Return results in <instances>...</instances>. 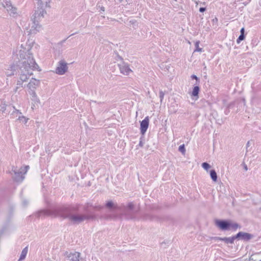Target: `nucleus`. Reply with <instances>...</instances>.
<instances>
[{
    "mask_svg": "<svg viewBox=\"0 0 261 261\" xmlns=\"http://www.w3.org/2000/svg\"><path fill=\"white\" fill-rule=\"evenodd\" d=\"M79 204L70 206H61L56 207L53 210H42L39 212L37 217H40L42 215L59 217L63 219H68L73 224H79L86 221L92 220L95 219V216L93 209H100L101 206H94L92 204L87 203L83 206L84 213L82 214H73L77 212L79 209Z\"/></svg>",
    "mask_w": 261,
    "mask_h": 261,
    "instance_id": "f257e3e1",
    "label": "nucleus"
},
{
    "mask_svg": "<svg viewBox=\"0 0 261 261\" xmlns=\"http://www.w3.org/2000/svg\"><path fill=\"white\" fill-rule=\"evenodd\" d=\"M27 53V54L23 56L22 58L18 61L17 64H13L9 67V68L6 71L7 76H11L15 74L19 75L20 71H21V68H24V69H36L38 71H41V69L36 63L30 50H28Z\"/></svg>",
    "mask_w": 261,
    "mask_h": 261,
    "instance_id": "f03ea898",
    "label": "nucleus"
},
{
    "mask_svg": "<svg viewBox=\"0 0 261 261\" xmlns=\"http://www.w3.org/2000/svg\"><path fill=\"white\" fill-rule=\"evenodd\" d=\"M46 14V11L42 9L39 10H35L34 13L33 14L31 20L32 24L29 31L31 34H36L42 30V25L40 24V21L44 17V15Z\"/></svg>",
    "mask_w": 261,
    "mask_h": 261,
    "instance_id": "7ed1b4c3",
    "label": "nucleus"
},
{
    "mask_svg": "<svg viewBox=\"0 0 261 261\" xmlns=\"http://www.w3.org/2000/svg\"><path fill=\"white\" fill-rule=\"evenodd\" d=\"M122 215L127 220H138V214L139 208H136L133 202H129L126 205H123L120 208Z\"/></svg>",
    "mask_w": 261,
    "mask_h": 261,
    "instance_id": "20e7f679",
    "label": "nucleus"
},
{
    "mask_svg": "<svg viewBox=\"0 0 261 261\" xmlns=\"http://www.w3.org/2000/svg\"><path fill=\"white\" fill-rule=\"evenodd\" d=\"M215 224L218 228L223 231L232 230L235 231L238 228H241L239 224L230 220L216 219L215 220Z\"/></svg>",
    "mask_w": 261,
    "mask_h": 261,
    "instance_id": "39448f33",
    "label": "nucleus"
},
{
    "mask_svg": "<svg viewBox=\"0 0 261 261\" xmlns=\"http://www.w3.org/2000/svg\"><path fill=\"white\" fill-rule=\"evenodd\" d=\"M21 71L20 73H19V80L17 81L16 87L15 89V91L16 92L17 90L23 87V83L27 82V80L29 79L30 76L33 74L32 72V70L33 69H24V68H21Z\"/></svg>",
    "mask_w": 261,
    "mask_h": 261,
    "instance_id": "423d86ee",
    "label": "nucleus"
},
{
    "mask_svg": "<svg viewBox=\"0 0 261 261\" xmlns=\"http://www.w3.org/2000/svg\"><path fill=\"white\" fill-rule=\"evenodd\" d=\"M29 168V166H26L24 167H21L18 170L14 167H12V171L14 174V180L16 182H21L24 178V175L28 171Z\"/></svg>",
    "mask_w": 261,
    "mask_h": 261,
    "instance_id": "0eeeda50",
    "label": "nucleus"
},
{
    "mask_svg": "<svg viewBox=\"0 0 261 261\" xmlns=\"http://www.w3.org/2000/svg\"><path fill=\"white\" fill-rule=\"evenodd\" d=\"M68 70L67 64L64 60L59 62L56 69V73L59 75H63Z\"/></svg>",
    "mask_w": 261,
    "mask_h": 261,
    "instance_id": "6e6552de",
    "label": "nucleus"
},
{
    "mask_svg": "<svg viewBox=\"0 0 261 261\" xmlns=\"http://www.w3.org/2000/svg\"><path fill=\"white\" fill-rule=\"evenodd\" d=\"M120 72L125 75H128L130 72H133L130 69L129 65L122 61L121 63L118 64Z\"/></svg>",
    "mask_w": 261,
    "mask_h": 261,
    "instance_id": "1a4fd4ad",
    "label": "nucleus"
},
{
    "mask_svg": "<svg viewBox=\"0 0 261 261\" xmlns=\"http://www.w3.org/2000/svg\"><path fill=\"white\" fill-rule=\"evenodd\" d=\"M254 235L249 233L240 231L236 234L237 239H240L244 241H248L254 238Z\"/></svg>",
    "mask_w": 261,
    "mask_h": 261,
    "instance_id": "9d476101",
    "label": "nucleus"
},
{
    "mask_svg": "<svg viewBox=\"0 0 261 261\" xmlns=\"http://www.w3.org/2000/svg\"><path fill=\"white\" fill-rule=\"evenodd\" d=\"M149 119L148 116H146L140 122V132L142 135L144 136L149 126Z\"/></svg>",
    "mask_w": 261,
    "mask_h": 261,
    "instance_id": "9b49d317",
    "label": "nucleus"
},
{
    "mask_svg": "<svg viewBox=\"0 0 261 261\" xmlns=\"http://www.w3.org/2000/svg\"><path fill=\"white\" fill-rule=\"evenodd\" d=\"M64 255L66 256L67 257L68 260L70 261H80L81 253L78 252L69 253L66 251L65 252Z\"/></svg>",
    "mask_w": 261,
    "mask_h": 261,
    "instance_id": "f8f14e48",
    "label": "nucleus"
},
{
    "mask_svg": "<svg viewBox=\"0 0 261 261\" xmlns=\"http://www.w3.org/2000/svg\"><path fill=\"white\" fill-rule=\"evenodd\" d=\"M38 7L36 10H39L42 9L43 11H45V9L46 7H50L49 4L50 3V0H37Z\"/></svg>",
    "mask_w": 261,
    "mask_h": 261,
    "instance_id": "ddd939ff",
    "label": "nucleus"
},
{
    "mask_svg": "<svg viewBox=\"0 0 261 261\" xmlns=\"http://www.w3.org/2000/svg\"><path fill=\"white\" fill-rule=\"evenodd\" d=\"M215 240L217 241H222L224 242L226 244H233L234 243V241L236 239H237V238H236V235L233 236L231 237H224V238H221V237H215Z\"/></svg>",
    "mask_w": 261,
    "mask_h": 261,
    "instance_id": "4468645a",
    "label": "nucleus"
},
{
    "mask_svg": "<svg viewBox=\"0 0 261 261\" xmlns=\"http://www.w3.org/2000/svg\"><path fill=\"white\" fill-rule=\"evenodd\" d=\"M40 84V81L36 80L35 78H32L30 80V82L27 84V87L29 89L32 90H35V89L38 87Z\"/></svg>",
    "mask_w": 261,
    "mask_h": 261,
    "instance_id": "2eb2a0df",
    "label": "nucleus"
},
{
    "mask_svg": "<svg viewBox=\"0 0 261 261\" xmlns=\"http://www.w3.org/2000/svg\"><path fill=\"white\" fill-rule=\"evenodd\" d=\"M6 9L11 16L16 17L17 16V10L16 7H13V6H9V7H7Z\"/></svg>",
    "mask_w": 261,
    "mask_h": 261,
    "instance_id": "dca6fc26",
    "label": "nucleus"
},
{
    "mask_svg": "<svg viewBox=\"0 0 261 261\" xmlns=\"http://www.w3.org/2000/svg\"><path fill=\"white\" fill-rule=\"evenodd\" d=\"M198 83H196L195 86H194L193 88V90L191 92V96L192 97H196V99H197L198 98V94L200 91V88L198 85Z\"/></svg>",
    "mask_w": 261,
    "mask_h": 261,
    "instance_id": "f3484780",
    "label": "nucleus"
},
{
    "mask_svg": "<svg viewBox=\"0 0 261 261\" xmlns=\"http://www.w3.org/2000/svg\"><path fill=\"white\" fill-rule=\"evenodd\" d=\"M106 206L109 209H119L120 210V207L115 205L112 201H108L106 204Z\"/></svg>",
    "mask_w": 261,
    "mask_h": 261,
    "instance_id": "a211bd4d",
    "label": "nucleus"
},
{
    "mask_svg": "<svg viewBox=\"0 0 261 261\" xmlns=\"http://www.w3.org/2000/svg\"><path fill=\"white\" fill-rule=\"evenodd\" d=\"M28 251V246L25 247L22 250L20 256L18 261H21L25 259Z\"/></svg>",
    "mask_w": 261,
    "mask_h": 261,
    "instance_id": "6ab92c4d",
    "label": "nucleus"
},
{
    "mask_svg": "<svg viewBox=\"0 0 261 261\" xmlns=\"http://www.w3.org/2000/svg\"><path fill=\"white\" fill-rule=\"evenodd\" d=\"M211 178L214 181H217V174L216 171L214 169H212L210 171Z\"/></svg>",
    "mask_w": 261,
    "mask_h": 261,
    "instance_id": "aec40b11",
    "label": "nucleus"
},
{
    "mask_svg": "<svg viewBox=\"0 0 261 261\" xmlns=\"http://www.w3.org/2000/svg\"><path fill=\"white\" fill-rule=\"evenodd\" d=\"M30 94L32 95V100L35 102H38L39 101V98L37 97V94L35 90L31 91Z\"/></svg>",
    "mask_w": 261,
    "mask_h": 261,
    "instance_id": "412c9836",
    "label": "nucleus"
},
{
    "mask_svg": "<svg viewBox=\"0 0 261 261\" xmlns=\"http://www.w3.org/2000/svg\"><path fill=\"white\" fill-rule=\"evenodd\" d=\"M6 106L5 101L0 99V111L4 112L6 109Z\"/></svg>",
    "mask_w": 261,
    "mask_h": 261,
    "instance_id": "4be33fe9",
    "label": "nucleus"
},
{
    "mask_svg": "<svg viewBox=\"0 0 261 261\" xmlns=\"http://www.w3.org/2000/svg\"><path fill=\"white\" fill-rule=\"evenodd\" d=\"M2 3L3 7L5 9L9 6H12L11 3L7 0H4Z\"/></svg>",
    "mask_w": 261,
    "mask_h": 261,
    "instance_id": "5701e85b",
    "label": "nucleus"
},
{
    "mask_svg": "<svg viewBox=\"0 0 261 261\" xmlns=\"http://www.w3.org/2000/svg\"><path fill=\"white\" fill-rule=\"evenodd\" d=\"M129 23L134 29H136L138 27V23L136 20L135 19H131L129 21Z\"/></svg>",
    "mask_w": 261,
    "mask_h": 261,
    "instance_id": "b1692460",
    "label": "nucleus"
},
{
    "mask_svg": "<svg viewBox=\"0 0 261 261\" xmlns=\"http://www.w3.org/2000/svg\"><path fill=\"white\" fill-rule=\"evenodd\" d=\"M178 150L181 152L182 154H185L186 153V148L184 144H182L179 146Z\"/></svg>",
    "mask_w": 261,
    "mask_h": 261,
    "instance_id": "393cba45",
    "label": "nucleus"
},
{
    "mask_svg": "<svg viewBox=\"0 0 261 261\" xmlns=\"http://www.w3.org/2000/svg\"><path fill=\"white\" fill-rule=\"evenodd\" d=\"M18 119L22 121L23 123L26 124L28 121V118H27L23 116H19Z\"/></svg>",
    "mask_w": 261,
    "mask_h": 261,
    "instance_id": "a878e982",
    "label": "nucleus"
},
{
    "mask_svg": "<svg viewBox=\"0 0 261 261\" xmlns=\"http://www.w3.org/2000/svg\"><path fill=\"white\" fill-rule=\"evenodd\" d=\"M144 136L142 135V136L140 138L139 143L137 145V146L142 147L144 145Z\"/></svg>",
    "mask_w": 261,
    "mask_h": 261,
    "instance_id": "bb28decb",
    "label": "nucleus"
},
{
    "mask_svg": "<svg viewBox=\"0 0 261 261\" xmlns=\"http://www.w3.org/2000/svg\"><path fill=\"white\" fill-rule=\"evenodd\" d=\"M245 38V34H240V35L239 36L238 38L237 39V42L238 44H239L241 41L244 40Z\"/></svg>",
    "mask_w": 261,
    "mask_h": 261,
    "instance_id": "cd10ccee",
    "label": "nucleus"
},
{
    "mask_svg": "<svg viewBox=\"0 0 261 261\" xmlns=\"http://www.w3.org/2000/svg\"><path fill=\"white\" fill-rule=\"evenodd\" d=\"M201 166H202V168L206 170H207L211 167L210 165L206 162L203 163L202 164Z\"/></svg>",
    "mask_w": 261,
    "mask_h": 261,
    "instance_id": "c85d7f7f",
    "label": "nucleus"
},
{
    "mask_svg": "<svg viewBox=\"0 0 261 261\" xmlns=\"http://www.w3.org/2000/svg\"><path fill=\"white\" fill-rule=\"evenodd\" d=\"M199 41L196 42V43L195 44L196 49H195L194 51H200V52L202 51V48L199 47Z\"/></svg>",
    "mask_w": 261,
    "mask_h": 261,
    "instance_id": "c756f323",
    "label": "nucleus"
},
{
    "mask_svg": "<svg viewBox=\"0 0 261 261\" xmlns=\"http://www.w3.org/2000/svg\"><path fill=\"white\" fill-rule=\"evenodd\" d=\"M164 93L163 92V91H160V92H159V97H160V101L161 102H162V101H163V99L164 98Z\"/></svg>",
    "mask_w": 261,
    "mask_h": 261,
    "instance_id": "7c9ffc66",
    "label": "nucleus"
},
{
    "mask_svg": "<svg viewBox=\"0 0 261 261\" xmlns=\"http://www.w3.org/2000/svg\"><path fill=\"white\" fill-rule=\"evenodd\" d=\"M142 219L143 220H147L148 219L151 220L152 218L149 214H145L143 216Z\"/></svg>",
    "mask_w": 261,
    "mask_h": 261,
    "instance_id": "2f4dec72",
    "label": "nucleus"
},
{
    "mask_svg": "<svg viewBox=\"0 0 261 261\" xmlns=\"http://www.w3.org/2000/svg\"><path fill=\"white\" fill-rule=\"evenodd\" d=\"M191 77L193 80H196L197 81L196 83H199V79L196 75L193 74L191 76Z\"/></svg>",
    "mask_w": 261,
    "mask_h": 261,
    "instance_id": "473e14b6",
    "label": "nucleus"
},
{
    "mask_svg": "<svg viewBox=\"0 0 261 261\" xmlns=\"http://www.w3.org/2000/svg\"><path fill=\"white\" fill-rule=\"evenodd\" d=\"M206 10V8L205 7H200L199 8V12L203 13Z\"/></svg>",
    "mask_w": 261,
    "mask_h": 261,
    "instance_id": "72a5a7b5",
    "label": "nucleus"
},
{
    "mask_svg": "<svg viewBox=\"0 0 261 261\" xmlns=\"http://www.w3.org/2000/svg\"><path fill=\"white\" fill-rule=\"evenodd\" d=\"M77 32H75V33L72 34L71 35H70L69 36H68V37H67L66 39H65L61 41V42H62V43H64V42L66 41V40H67V39H68L70 36H72V35H74V34H77Z\"/></svg>",
    "mask_w": 261,
    "mask_h": 261,
    "instance_id": "f704fd0d",
    "label": "nucleus"
},
{
    "mask_svg": "<svg viewBox=\"0 0 261 261\" xmlns=\"http://www.w3.org/2000/svg\"><path fill=\"white\" fill-rule=\"evenodd\" d=\"M240 32H241V34H244L245 29H244V28H242L241 29Z\"/></svg>",
    "mask_w": 261,
    "mask_h": 261,
    "instance_id": "c9c22d12",
    "label": "nucleus"
},
{
    "mask_svg": "<svg viewBox=\"0 0 261 261\" xmlns=\"http://www.w3.org/2000/svg\"><path fill=\"white\" fill-rule=\"evenodd\" d=\"M13 108L14 109V110H15V112H16L17 113H18V114H22V113H21V112H20V111H19V110H16V109L15 108V107H13Z\"/></svg>",
    "mask_w": 261,
    "mask_h": 261,
    "instance_id": "e433bc0d",
    "label": "nucleus"
},
{
    "mask_svg": "<svg viewBox=\"0 0 261 261\" xmlns=\"http://www.w3.org/2000/svg\"><path fill=\"white\" fill-rule=\"evenodd\" d=\"M28 202L27 200L23 201V205L24 206H27L28 205Z\"/></svg>",
    "mask_w": 261,
    "mask_h": 261,
    "instance_id": "4c0bfd02",
    "label": "nucleus"
},
{
    "mask_svg": "<svg viewBox=\"0 0 261 261\" xmlns=\"http://www.w3.org/2000/svg\"><path fill=\"white\" fill-rule=\"evenodd\" d=\"M100 10L102 11V12H104L105 11V7H103V6H101L100 7Z\"/></svg>",
    "mask_w": 261,
    "mask_h": 261,
    "instance_id": "58836bf2",
    "label": "nucleus"
},
{
    "mask_svg": "<svg viewBox=\"0 0 261 261\" xmlns=\"http://www.w3.org/2000/svg\"><path fill=\"white\" fill-rule=\"evenodd\" d=\"M249 143H250V142L249 141H248L247 143V147H248L249 146Z\"/></svg>",
    "mask_w": 261,
    "mask_h": 261,
    "instance_id": "ea45409f",
    "label": "nucleus"
},
{
    "mask_svg": "<svg viewBox=\"0 0 261 261\" xmlns=\"http://www.w3.org/2000/svg\"><path fill=\"white\" fill-rule=\"evenodd\" d=\"M244 168H245V170H247V167L246 165H245V166L244 167Z\"/></svg>",
    "mask_w": 261,
    "mask_h": 261,
    "instance_id": "a19ab883",
    "label": "nucleus"
},
{
    "mask_svg": "<svg viewBox=\"0 0 261 261\" xmlns=\"http://www.w3.org/2000/svg\"><path fill=\"white\" fill-rule=\"evenodd\" d=\"M119 58L121 60H123V59L121 57H119Z\"/></svg>",
    "mask_w": 261,
    "mask_h": 261,
    "instance_id": "79ce46f5",
    "label": "nucleus"
},
{
    "mask_svg": "<svg viewBox=\"0 0 261 261\" xmlns=\"http://www.w3.org/2000/svg\"><path fill=\"white\" fill-rule=\"evenodd\" d=\"M243 101H244V102H245V99H244V98H243Z\"/></svg>",
    "mask_w": 261,
    "mask_h": 261,
    "instance_id": "37998d69",
    "label": "nucleus"
},
{
    "mask_svg": "<svg viewBox=\"0 0 261 261\" xmlns=\"http://www.w3.org/2000/svg\"><path fill=\"white\" fill-rule=\"evenodd\" d=\"M122 0H119V2L120 3L122 2Z\"/></svg>",
    "mask_w": 261,
    "mask_h": 261,
    "instance_id": "c03bdc74",
    "label": "nucleus"
},
{
    "mask_svg": "<svg viewBox=\"0 0 261 261\" xmlns=\"http://www.w3.org/2000/svg\"><path fill=\"white\" fill-rule=\"evenodd\" d=\"M21 56H22V54H20V57H21Z\"/></svg>",
    "mask_w": 261,
    "mask_h": 261,
    "instance_id": "a18cd8bd",
    "label": "nucleus"
},
{
    "mask_svg": "<svg viewBox=\"0 0 261 261\" xmlns=\"http://www.w3.org/2000/svg\"><path fill=\"white\" fill-rule=\"evenodd\" d=\"M175 1H176L177 0H175Z\"/></svg>",
    "mask_w": 261,
    "mask_h": 261,
    "instance_id": "49530a36",
    "label": "nucleus"
},
{
    "mask_svg": "<svg viewBox=\"0 0 261 261\" xmlns=\"http://www.w3.org/2000/svg\"><path fill=\"white\" fill-rule=\"evenodd\" d=\"M69 261H70V260H69Z\"/></svg>",
    "mask_w": 261,
    "mask_h": 261,
    "instance_id": "de8ad7c7",
    "label": "nucleus"
}]
</instances>
